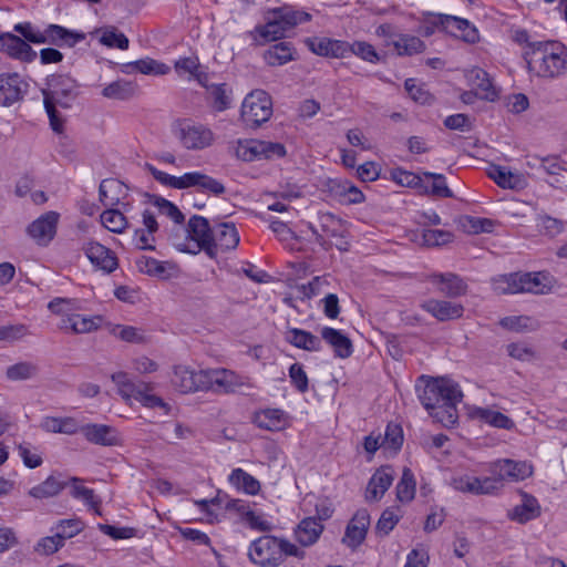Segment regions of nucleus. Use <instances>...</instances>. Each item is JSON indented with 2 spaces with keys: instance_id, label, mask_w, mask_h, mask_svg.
<instances>
[{
  "instance_id": "37998d69",
  "label": "nucleus",
  "mask_w": 567,
  "mask_h": 567,
  "mask_svg": "<svg viewBox=\"0 0 567 567\" xmlns=\"http://www.w3.org/2000/svg\"><path fill=\"white\" fill-rule=\"evenodd\" d=\"M319 224L321 231L330 238L341 237L347 233V228L342 219L336 217L331 213H320Z\"/></svg>"
},
{
  "instance_id": "c85d7f7f",
  "label": "nucleus",
  "mask_w": 567,
  "mask_h": 567,
  "mask_svg": "<svg viewBox=\"0 0 567 567\" xmlns=\"http://www.w3.org/2000/svg\"><path fill=\"white\" fill-rule=\"evenodd\" d=\"M321 339L333 349L336 357L347 359L352 354V342L340 330L324 327L321 330Z\"/></svg>"
},
{
  "instance_id": "ddd939ff",
  "label": "nucleus",
  "mask_w": 567,
  "mask_h": 567,
  "mask_svg": "<svg viewBox=\"0 0 567 567\" xmlns=\"http://www.w3.org/2000/svg\"><path fill=\"white\" fill-rule=\"evenodd\" d=\"M59 218V213L47 212L27 227V234L39 246H48L56 235Z\"/></svg>"
},
{
  "instance_id": "49530a36",
  "label": "nucleus",
  "mask_w": 567,
  "mask_h": 567,
  "mask_svg": "<svg viewBox=\"0 0 567 567\" xmlns=\"http://www.w3.org/2000/svg\"><path fill=\"white\" fill-rule=\"evenodd\" d=\"M96 33H100V42L109 48H118L126 50L128 48V39L122 32H117L114 27H105L99 29Z\"/></svg>"
},
{
  "instance_id": "bf43d9fd",
  "label": "nucleus",
  "mask_w": 567,
  "mask_h": 567,
  "mask_svg": "<svg viewBox=\"0 0 567 567\" xmlns=\"http://www.w3.org/2000/svg\"><path fill=\"white\" fill-rule=\"evenodd\" d=\"M286 153L284 144L279 142L259 140V161L282 158Z\"/></svg>"
},
{
  "instance_id": "a18cd8bd",
  "label": "nucleus",
  "mask_w": 567,
  "mask_h": 567,
  "mask_svg": "<svg viewBox=\"0 0 567 567\" xmlns=\"http://www.w3.org/2000/svg\"><path fill=\"white\" fill-rule=\"evenodd\" d=\"M102 94L107 99L127 100L135 94V85L132 82L118 80L106 85Z\"/></svg>"
},
{
  "instance_id": "c9c22d12",
  "label": "nucleus",
  "mask_w": 567,
  "mask_h": 567,
  "mask_svg": "<svg viewBox=\"0 0 567 567\" xmlns=\"http://www.w3.org/2000/svg\"><path fill=\"white\" fill-rule=\"evenodd\" d=\"M41 427L51 433H62V434H75L79 432L80 425L74 417H54L47 416L43 419L41 423Z\"/></svg>"
},
{
  "instance_id": "6e6d98bb",
  "label": "nucleus",
  "mask_w": 567,
  "mask_h": 567,
  "mask_svg": "<svg viewBox=\"0 0 567 567\" xmlns=\"http://www.w3.org/2000/svg\"><path fill=\"white\" fill-rule=\"evenodd\" d=\"M128 66L143 74L163 75L168 73L169 71V68L167 65L150 58L137 60L131 63Z\"/></svg>"
},
{
  "instance_id": "4468645a",
  "label": "nucleus",
  "mask_w": 567,
  "mask_h": 567,
  "mask_svg": "<svg viewBox=\"0 0 567 567\" xmlns=\"http://www.w3.org/2000/svg\"><path fill=\"white\" fill-rule=\"evenodd\" d=\"M173 385L182 393L207 391V370L194 371L185 365L174 370Z\"/></svg>"
},
{
  "instance_id": "2eb2a0df",
  "label": "nucleus",
  "mask_w": 567,
  "mask_h": 567,
  "mask_svg": "<svg viewBox=\"0 0 567 567\" xmlns=\"http://www.w3.org/2000/svg\"><path fill=\"white\" fill-rule=\"evenodd\" d=\"M28 83L18 73L0 74V104L11 106L28 92Z\"/></svg>"
},
{
  "instance_id": "e433bc0d",
  "label": "nucleus",
  "mask_w": 567,
  "mask_h": 567,
  "mask_svg": "<svg viewBox=\"0 0 567 567\" xmlns=\"http://www.w3.org/2000/svg\"><path fill=\"white\" fill-rule=\"evenodd\" d=\"M468 80L472 85L481 91L483 99L493 101L497 96V92L488 76V73L481 68H474L468 73Z\"/></svg>"
},
{
  "instance_id": "ea45409f",
  "label": "nucleus",
  "mask_w": 567,
  "mask_h": 567,
  "mask_svg": "<svg viewBox=\"0 0 567 567\" xmlns=\"http://www.w3.org/2000/svg\"><path fill=\"white\" fill-rule=\"evenodd\" d=\"M85 527V524L80 518L61 519L52 528L56 535V539H60L62 544L65 540L79 535Z\"/></svg>"
},
{
  "instance_id": "7ed1b4c3",
  "label": "nucleus",
  "mask_w": 567,
  "mask_h": 567,
  "mask_svg": "<svg viewBox=\"0 0 567 567\" xmlns=\"http://www.w3.org/2000/svg\"><path fill=\"white\" fill-rule=\"evenodd\" d=\"M554 286V277L546 271L512 274L494 281V290L502 295L520 292L544 295L551 291Z\"/></svg>"
},
{
  "instance_id": "58836bf2",
  "label": "nucleus",
  "mask_w": 567,
  "mask_h": 567,
  "mask_svg": "<svg viewBox=\"0 0 567 567\" xmlns=\"http://www.w3.org/2000/svg\"><path fill=\"white\" fill-rule=\"evenodd\" d=\"M330 190L334 196L339 197L341 202L347 204H359L364 200L363 193L349 182H331Z\"/></svg>"
},
{
  "instance_id": "a211bd4d",
  "label": "nucleus",
  "mask_w": 567,
  "mask_h": 567,
  "mask_svg": "<svg viewBox=\"0 0 567 567\" xmlns=\"http://www.w3.org/2000/svg\"><path fill=\"white\" fill-rule=\"evenodd\" d=\"M369 526L370 514L368 509H358L347 525L342 543L348 547L357 548L365 539Z\"/></svg>"
},
{
  "instance_id": "f3484780",
  "label": "nucleus",
  "mask_w": 567,
  "mask_h": 567,
  "mask_svg": "<svg viewBox=\"0 0 567 567\" xmlns=\"http://www.w3.org/2000/svg\"><path fill=\"white\" fill-rule=\"evenodd\" d=\"M82 249L91 264L106 274L113 272L118 266L115 254L97 241H87Z\"/></svg>"
},
{
  "instance_id": "4be33fe9",
  "label": "nucleus",
  "mask_w": 567,
  "mask_h": 567,
  "mask_svg": "<svg viewBox=\"0 0 567 567\" xmlns=\"http://www.w3.org/2000/svg\"><path fill=\"white\" fill-rule=\"evenodd\" d=\"M430 282L437 287V290L449 298L464 296L467 291L466 282L453 272H435L429 276Z\"/></svg>"
},
{
  "instance_id": "aec40b11",
  "label": "nucleus",
  "mask_w": 567,
  "mask_h": 567,
  "mask_svg": "<svg viewBox=\"0 0 567 567\" xmlns=\"http://www.w3.org/2000/svg\"><path fill=\"white\" fill-rule=\"evenodd\" d=\"M436 19L442 24L443 30L455 37H461L465 42L475 43L478 41L477 29L467 20L447 14H439Z\"/></svg>"
},
{
  "instance_id": "393cba45",
  "label": "nucleus",
  "mask_w": 567,
  "mask_h": 567,
  "mask_svg": "<svg viewBox=\"0 0 567 567\" xmlns=\"http://www.w3.org/2000/svg\"><path fill=\"white\" fill-rule=\"evenodd\" d=\"M394 473L391 467L379 468L370 478L367 491L365 499L368 502H378L384 493L392 485Z\"/></svg>"
},
{
  "instance_id": "1a4fd4ad",
  "label": "nucleus",
  "mask_w": 567,
  "mask_h": 567,
  "mask_svg": "<svg viewBox=\"0 0 567 567\" xmlns=\"http://www.w3.org/2000/svg\"><path fill=\"white\" fill-rule=\"evenodd\" d=\"M207 391L234 393L244 389H251L250 379L227 369L207 370Z\"/></svg>"
},
{
  "instance_id": "864d4df0",
  "label": "nucleus",
  "mask_w": 567,
  "mask_h": 567,
  "mask_svg": "<svg viewBox=\"0 0 567 567\" xmlns=\"http://www.w3.org/2000/svg\"><path fill=\"white\" fill-rule=\"evenodd\" d=\"M415 494V481L410 468H404L402 477L396 485V496L400 502H410Z\"/></svg>"
},
{
  "instance_id": "f704fd0d",
  "label": "nucleus",
  "mask_w": 567,
  "mask_h": 567,
  "mask_svg": "<svg viewBox=\"0 0 567 567\" xmlns=\"http://www.w3.org/2000/svg\"><path fill=\"white\" fill-rule=\"evenodd\" d=\"M228 481L235 488L248 495H257L260 491L259 481L243 468L233 470Z\"/></svg>"
},
{
  "instance_id": "052dcab7",
  "label": "nucleus",
  "mask_w": 567,
  "mask_h": 567,
  "mask_svg": "<svg viewBox=\"0 0 567 567\" xmlns=\"http://www.w3.org/2000/svg\"><path fill=\"white\" fill-rule=\"evenodd\" d=\"M494 225L492 219L480 217H465L463 221L464 229L471 234L492 233Z\"/></svg>"
},
{
  "instance_id": "de8ad7c7",
  "label": "nucleus",
  "mask_w": 567,
  "mask_h": 567,
  "mask_svg": "<svg viewBox=\"0 0 567 567\" xmlns=\"http://www.w3.org/2000/svg\"><path fill=\"white\" fill-rule=\"evenodd\" d=\"M383 450L396 453L403 444V430L396 423H389L386 425L384 435L382 436Z\"/></svg>"
},
{
  "instance_id": "79ce46f5",
  "label": "nucleus",
  "mask_w": 567,
  "mask_h": 567,
  "mask_svg": "<svg viewBox=\"0 0 567 567\" xmlns=\"http://www.w3.org/2000/svg\"><path fill=\"white\" fill-rule=\"evenodd\" d=\"M393 45L399 55L417 54L425 50V44L420 38L409 34L399 35Z\"/></svg>"
},
{
  "instance_id": "473e14b6",
  "label": "nucleus",
  "mask_w": 567,
  "mask_h": 567,
  "mask_svg": "<svg viewBox=\"0 0 567 567\" xmlns=\"http://www.w3.org/2000/svg\"><path fill=\"white\" fill-rule=\"evenodd\" d=\"M323 530V525L313 517L302 519L296 529V538L302 546L315 544Z\"/></svg>"
},
{
  "instance_id": "3c124183",
  "label": "nucleus",
  "mask_w": 567,
  "mask_h": 567,
  "mask_svg": "<svg viewBox=\"0 0 567 567\" xmlns=\"http://www.w3.org/2000/svg\"><path fill=\"white\" fill-rule=\"evenodd\" d=\"M102 225L112 233L121 234L127 226L125 216L114 208H109L101 215Z\"/></svg>"
},
{
  "instance_id": "9b49d317",
  "label": "nucleus",
  "mask_w": 567,
  "mask_h": 567,
  "mask_svg": "<svg viewBox=\"0 0 567 567\" xmlns=\"http://www.w3.org/2000/svg\"><path fill=\"white\" fill-rule=\"evenodd\" d=\"M175 134L181 144L192 151L209 147L215 141L213 131L202 124L181 123Z\"/></svg>"
},
{
  "instance_id": "a19ab883",
  "label": "nucleus",
  "mask_w": 567,
  "mask_h": 567,
  "mask_svg": "<svg viewBox=\"0 0 567 567\" xmlns=\"http://www.w3.org/2000/svg\"><path fill=\"white\" fill-rule=\"evenodd\" d=\"M233 152L244 162L259 161V140H238L233 144Z\"/></svg>"
},
{
  "instance_id": "423d86ee",
  "label": "nucleus",
  "mask_w": 567,
  "mask_h": 567,
  "mask_svg": "<svg viewBox=\"0 0 567 567\" xmlns=\"http://www.w3.org/2000/svg\"><path fill=\"white\" fill-rule=\"evenodd\" d=\"M272 115L270 95L264 90L251 91L241 104V120L249 127H259Z\"/></svg>"
},
{
  "instance_id": "09e8293b",
  "label": "nucleus",
  "mask_w": 567,
  "mask_h": 567,
  "mask_svg": "<svg viewBox=\"0 0 567 567\" xmlns=\"http://www.w3.org/2000/svg\"><path fill=\"white\" fill-rule=\"evenodd\" d=\"M38 371L37 364L23 361L10 365L6 371V375L11 381H23L34 378Z\"/></svg>"
},
{
  "instance_id": "b1692460",
  "label": "nucleus",
  "mask_w": 567,
  "mask_h": 567,
  "mask_svg": "<svg viewBox=\"0 0 567 567\" xmlns=\"http://www.w3.org/2000/svg\"><path fill=\"white\" fill-rule=\"evenodd\" d=\"M540 515V505L536 497L527 493L520 494V503L507 512V517L516 523L525 524Z\"/></svg>"
},
{
  "instance_id": "a878e982",
  "label": "nucleus",
  "mask_w": 567,
  "mask_h": 567,
  "mask_svg": "<svg viewBox=\"0 0 567 567\" xmlns=\"http://www.w3.org/2000/svg\"><path fill=\"white\" fill-rule=\"evenodd\" d=\"M306 43L311 52L321 56L344 58L348 53V42L328 38L307 39Z\"/></svg>"
},
{
  "instance_id": "72a5a7b5",
  "label": "nucleus",
  "mask_w": 567,
  "mask_h": 567,
  "mask_svg": "<svg viewBox=\"0 0 567 567\" xmlns=\"http://www.w3.org/2000/svg\"><path fill=\"white\" fill-rule=\"evenodd\" d=\"M65 486L66 482L59 475H50L45 481L30 488L28 494L35 499L50 498L59 495Z\"/></svg>"
},
{
  "instance_id": "5701e85b",
  "label": "nucleus",
  "mask_w": 567,
  "mask_h": 567,
  "mask_svg": "<svg viewBox=\"0 0 567 567\" xmlns=\"http://www.w3.org/2000/svg\"><path fill=\"white\" fill-rule=\"evenodd\" d=\"M422 309L439 321L455 320L463 316V305L449 300L429 299L421 305Z\"/></svg>"
},
{
  "instance_id": "f03ea898",
  "label": "nucleus",
  "mask_w": 567,
  "mask_h": 567,
  "mask_svg": "<svg viewBox=\"0 0 567 567\" xmlns=\"http://www.w3.org/2000/svg\"><path fill=\"white\" fill-rule=\"evenodd\" d=\"M524 59L528 70L542 78H556L567 71V52L556 41L530 43Z\"/></svg>"
},
{
  "instance_id": "9d476101",
  "label": "nucleus",
  "mask_w": 567,
  "mask_h": 567,
  "mask_svg": "<svg viewBox=\"0 0 567 567\" xmlns=\"http://www.w3.org/2000/svg\"><path fill=\"white\" fill-rule=\"evenodd\" d=\"M42 94L43 100L68 109L76 97V83L66 75L52 76L48 82V87L42 90Z\"/></svg>"
},
{
  "instance_id": "f8f14e48",
  "label": "nucleus",
  "mask_w": 567,
  "mask_h": 567,
  "mask_svg": "<svg viewBox=\"0 0 567 567\" xmlns=\"http://www.w3.org/2000/svg\"><path fill=\"white\" fill-rule=\"evenodd\" d=\"M491 473L497 481V491L504 481L518 482L533 474V466L525 461H513L508 458L498 460L491 465Z\"/></svg>"
},
{
  "instance_id": "7c9ffc66",
  "label": "nucleus",
  "mask_w": 567,
  "mask_h": 567,
  "mask_svg": "<svg viewBox=\"0 0 567 567\" xmlns=\"http://www.w3.org/2000/svg\"><path fill=\"white\" fill-rule=\"evenodd\" d=\"M286 341L306 351H320L322 349V342L319 337L298 328L288 329Z\"/></svg>"
},
{
  "instance_id": "39448f33",
  "label": "nucleus",
  "mask_w": 567,
  "mask_h": 567,
  "mask_svg": "<svg viewBox=\"0 0 567 567\" xmlns=\"http://www.w3.org/2000/svg\"><path fill=\"white\" fill-rule=\"evenodd\" d=\"M112 381L117 386V392L125 402H130L132 399L141 402L146 408H159L168 413L169 406L159 396L150 393L151 386L147 383H135L133 382L127 373L116 372L111 375Z\"/></svg>"
},
{
  "instance_id": "0e129e2a",
  "label": "nucleus",
  "mask_w": 567,
  "mask_h": 567,
  "mask_svg": "<svg viewBox=\"0 0 567 567\" xmlns=\"http://www.w3.org/2000/svg\"><path fill=\"white\" fill-rule=\"evenodd\" d=\"M289 378L292 385L300 392L308 391L309 380L303 367L300 363H293L289 368Z\"/></svg>"
},
{
  "instance_id": "e2e57ef3",
  "label": "nucleus",
  "mask_w": 567,
  "mask_h": 567,
  "mask_svg": "<svg viewBox=\"0 0 567 567\" xmlns=\"http://www.w3.org/2000/svg\"><path fill=\"white\" fill-rule=\"evenodd\" d=\"M539 167L550 176H560L565 178L567 168L564 167L561 161L557 156H547L539 159Z\"/></svg>"
},
{
  "instance_id": "c756f323",
  "label": "nucleus",
  "mask_w": 567,
  "mask_h": 567,
  "mask_svg": "<svg viewBox=\"0 0 567 567\" xmlns=\"http://www.w3.org/2000/svg\"><path fill=\"white\" fill-rule=\"evenodd\" d=\"M44 43H51L58 47H74L84 39V34L76 33L58 24H49L43 31Z\"/></svg>"
},
{
  "instance_id": "774afa93",
  "label": "nucleus",
  "mask_w": 567,
  "mask_h": 567,
  "mask_svg": "<svg viewBox=\"0 0 567 567\" xmlns=\"http://www.w3.org/2000/svg\"><path fill=\"white\" fill-rule=\"evenodd\" d=\"M509 357L519 361H529L535 357V351L525 342H513L506 347Z\"/></svg>"
},
{
  "instance_id": "13d9d810",
  "label": "nucleus",
  "mask_w": 567,
  "mask_h": 567,
  "mask_svg": "<svg viewBox=\"0 0 567 567\" xmlns=\"http://www.w3.org/2000/svg\"><path fill=\"white\" fill-rule=\"evenodd\" d=\"M453 235L450 231L441 229H424L422 233V244L427 247H436L452 241Z\"/></svg>"
},
{
  "instance_id": "bb28decb",
  "label": "nucleus",
  "mask_w": 567,
  "mask_h": 567,
  "mask_svg": "<svg viewBox=\"0 0 567 567\" xmlns=\"http://www.w3.org/2000/svg\"><path fill=\"white\" fill-rule=\"evenodd\" d=\"M212 243L215 249V258L218 249H235L239 244V234L233 223H220L214 226Z\"/></svg>"
},
{
  "instance_id": "5fc2aeb1",
  "label": "nucleus",
  "mask_w": 567,
  "mask_h": 567,
  "mask_svg": "<svg viewBox=\"0 0 567 567\" xmlns=\"http://www.w3.org/2000/svg\"><path fill=\"white\" fill-rule=\"evenodd\" d=\"M536 220V227L538 231L548 237H555L559 235L564 229V224L561 220L548 215H538Z\"/></svg>"
},
{
  "instance_id": "6e6552de",
  "label": "nucleus",
  "mask_w": 567,
  "mask_h": 567,
  "mask_svg": "<svg viewBox=\"0 0 567 567\" xmlns=\"http://www.w3.org/2000/svg\"><path fill=\"white\" fill-rule=\"evenodd\" d=\"M280 538L265 535L251 542L248 557L255 565L261 567H277L282 563V548Z\"/></svg>"
},
{
  "instance_id": "412c9836",
  "label": "nucleus",
  "mask_w": 567,
  "mask_h": 567,
  "mask_svg": "<svg viewBox=\"0 0 567 567\" xmlns=\"http://www.w3.org/2000/svg\"><path fill=\"white\" fill-rule=\"evenodd\" d=\"M79 432L92 444L114 446L120 443L116 430L106 424L90 423L81 425Z\"/></svg>"
},
{
  "instance_id": "4c0bfd02",
  "label": "nucleus",
  "mask_w": 567,
  "mask_h": 567,
  "mask_svg": "<svg viewBox=\"0 0 567 567\" xmlns=\"http://www.w3.org/2000/svg\"><path fill=\"white\" fill-rule=\"evenodd\" d=\"M258 427L278 431L285 426V412L280 409H266L255 415Z\"/></svg>"
},
{
  "instance_id": "0eeeda50",
  "label": "nucleus",
  "mask_w": 567,
  "mask_h": 567,
  "mask_svg": "<svg viewBox=\"0 0 567 567\" xmlns=\"http://www.w3.org/2000/svg\"><path fill=\"white\" fill-rule=\"evenodd\" d=\"M187 237L195 241V248L192 249L186 243L176 244L178 250L183 252L197 254L204 250L209 258H215L214 243H212L214 227L212 228L208 220L198 215H194L187 223Z\"/></svg>"
},
{
  "instance_id": "c03bdc74",
  "label": "nucleus",
  "mask_w": 567,
  "mask_h": 567,
  "mask_svg": "<svg viewBox=\"0 0 567 567\" xmlns=\"http://www.w3.org/2000/svg\"><path fill=\"white\" fill-rule=\"evenodd\" d=\"M476 416L485 423L498 429L511 430L515 426L514 421L507 415L491 409L478 408L476 410Z\"/></svg>"
},
{
  "instance_id": "603ef678",
  "label": "nucleus",
  "mask_w": 567,
  "mask_h": 567,
  "mask_svg": "<svg viewBox=\"0 0 567 567\" xmlns=\"http://www.w3.org/2000/svg\"><path fill=\"white\" fill-rule=\"evenodd\" d=\"M286 32L295 28L297 24L309 21L311 16L303 11H295L282 8L275 10Z\"/></svg>"
},
{
  "instance_id": "4d7b16f0",
  "label": "nucleus",
  "mask_w": 567,
  "mask_h": 567,
  "mask_svg": "<svg viewBox=\"0 0 567 567\" xmlns=\"http://www.w3.org/2000/svg\"><path fill=\"white\" fill-rule=\"evenodd\" d=\"M399 520L400 516L393 508L384 509L375 525V533L381 537L389 535Z\"/></svg>"
},
{
  "instance_id": "cd10ccee",
  "label": "nucleus",
  "mask_w": 567,
  "mask_h": 567,
  "mask_svg": "<svg viewBox=\"0 0 567 567\" xmlns=\"http://www.w3.org/2000/svg\"><path fill=\"white\" fill-rule=\"evenodd\" d=\"M100 200L105 207L113 208L121 204V202L127 196L126 186L114 178L104 179L100 184L99 188Z\"/></svg>"
},
{
  "instance_id": "20e7f679",
  "label": "nucleus",
  "mask_w": 567,
  "mask_h": 567,
  "mask_svg": "<svg viewBox=\"0 0 567 567\" xmlns=\"http://www.w3.org/2000/svg\"><path fill=\"white\" fill-rule=\"evenodd\" d=\"M48 308L61 317L59 329L68 333H89L96 330L101 319L90 318L76 312L79 309L75 301L55 298L49 302Z\"/></svg>"
},
{
  "instance_id": "8fccbe9b",
  "label": "nucleus",
  "mask_w": 567,
  "mask_h": 567,
  "mask_svg": "<svg viewBox=\"0 0 567 567\" xmlns=\"http://www.w3.org/2000/svg\"><path fill=\"white\" fill-rule=\"evenodd\" d=\"M256 32L267 41L278 40L286 34L279 18L272 12V17L268 19L267 23L256 28Z\"/></svg>"
},
{
  "instance_id": "680f3d73",
  "label": "nucleus",
  "mask_w": 567,
  "mask_h": 567,
  "mask_svg": "<svg viewBox=\"0 0 567 567\" xmlns=\"http://www.w3.org/2000/svg\"><path fill=\"white\" fill-rule=\"evenodd\" d=\"M28 334V327L21 323L0 327V341L14 342Z\"/></svg>"
},
{
  "instance_id": "2f4dec72",
  "label": "nucleus",
  "mask_w": 567,
  "mask_h": 567,
  "mask_svg": "<svg viewBox=\"0 0 567 567\" xmlns=\"http://www.w3.org/2000/svg\"><path fill=\"white\" fill-rule=\"evenodd\" d=\"M296 49L290 42H279L264 53V59L270 66H280L296 60Z\"/></svg>"
},
{
  "instance_id": "6ab92c4d",
  "label": "nucleus",
  "mask_w": 567,
  "mask_h": 567,
  "mask_svg": "<svg viewBox=\"0 0 567 567\" xmlns=\"http://www.w3.org/2000/svg\"><path fill=\"white\" fill-rule=\"evenodd\" d=\"M0 51L23 62H32L37 58V52L30 44L9 32L0 34Z\"/></svg>"
},
{
  "instance_id": "69168bd1",
  "label": "nucleus",
  "mask_w": 567,
  "mask_h": 567,
  "mask_svg": "<svg viewBox=\"0 0 567 567\" xmlns=\"http://www.w3.org/2000/svg\"><path fill=\"white\" fill-rule=\"evenodd\" d=\"M349 52L360 56L368 62H375L379 60V55L374 48L367 42L357 41L352 44L348 43V53Z\"/></svg>"
},
{
  "instance_id": "dca6fc26",
  "label": "nucleus",
  "mask_w": 567,
  "mask_h": 567,
  "mask_svg": "<svg viewBox=\"0 0 567 567\" xmlns=\"http://www.w3.org/2000/svg\"><path fill=\"white\" fill-rule=\"evenodd\" d=\"M451 486L458 492L473 495L493 494L497 491V481L489 477L480 478L472 475L455 476L451 481Z\"/></svg>"
},
{
  "instance_id": "f257e3e1",
  "label": "nucleus",
  "mask_w": 567,
  "mask_h": 567,
  "mask_svg": "<svg viewBox=\"0 0 567 567\" xmlns=\"http://www.w3.org/2000/svg\"><path fill=\"white\" fill-rule=\"evenodd\" d=\"M422 405L437 422L445 426L457 421L456 405L462 401L463 393L452 380L430 379L422 375L415 385Z\"/></svg>"
},
{
  "instance_id": "338daca9",
  "label": "nucleus",
  "mask_w": 567,
  "mask_h": 567,
  "mask_svg": "<svg viewBox=\"0 0 567 567\" xmlns=\"http://www.w3.org/2000/svg\"><path fill=\"white\" fill-rule=\"evenodd\" d=\"M73 486L71 488V496L83 501L87 506H95L96 505V495L93 489L87 488L80 483L79 478L73 477L72 478Z\"/></svg>"
}]
</instances>
